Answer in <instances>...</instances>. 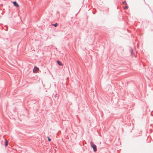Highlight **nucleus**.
<instances>
[{
	"label": "nucleus",
	"instance_id": "obj_5",
	"mask_svg": "<svg viewBox=\"0 0 153 153\" xmlns=\"http://www.w3.org/2000/svg\"><path fill=\"white\" fill-rule=\"evenodd\" d=\"M5 146H7L8 145V142L6 139H5Z\"/></svg>",
	"mask_w": 153,
	"mask_h": 153
},
{
	"label": "nucleus",
	"instance_id": "obj_9",
	"mask_svg": "<svg viewBox=\"0 0 153 153\" xmlns=\"http://www.w3.org/2000/svg\"><path fill=\"white\" fill-rule=\"evenodd\" d=\"M126 4V5L127 4L126 3V2L125 1H124V2H123V4Z\"/></svg>",
	"mask_w": 153,
	"mask_h": 153
},
{
	"label": "nucleus",
	"instance_id": "obj_4",
	"mask_svg": "<svg viewBox=\"0 0 153 153\" xmlns=\"http://www.w3.org/2000/svg\"><path fill=\"white\" fill-rule=\"evenodd\" d=\"M57 62L58 64L60 66H62L63 65V64H62L60 61L59 60H57Z\"/></svg>",
	"mask_w": 153,
	"mask_h": 153
},
{
	"label": "nucleus",
	"instance_id": "obj_7",
	"mask_svg": "<svg viewBox=\"0 0 153 153\" xmlns=\"http://www.w3.org/2000/svg\"><path fill=\"white\" fill-rule=\"evenodd\" d=\"M128 8V7L127 6H126V7H123V8L124 9H127V8Z\"/></svg>",
	"mask_w": 153,
	"mask_h": 153
},
{
	"label": "nucleus",
	"instance_id": "obj_6",
	"mask_svg": "<svg viewBox=\"0 0 153 153\" xmlns=\"http://www.w3.org/2000/svg\"><path fill=\"white\" fill-rule=\"evenodd\" d=\"M47 137L48 138V140L49 141H51V139L48 136H47Z\"/></svg>",
	"mask_w": 153,
	"mask_h": 153
},
{
	"label": "nucleus",
	"instance_id": "obj_8",
	"mask_svg": "<svg viewBox=\"0 0 153 153\" xmlns=\"http://www.w3.org/2000/svg\"><path fill=\"white\" fill-rule=\"evenodd\" d=\"M57 25V23H56L55 24L53 25L55 27H56Z\"/></svg>",
	"mask_w": 153,
	"mask_h": 153
},
{
	"label": "nucleus",
	"instance_id": "obj_2",
	"mask_svg": "<svg viewBox=\"0 0 153 153\" xmlns=\"http://www.w3.org/2000/svg\"><path fill=\"white\" fill-rule=\"evenodd\" d=\"M39 70V68L36 67L35 66L33 69V71L34 73H36Z\"/></svg>",
	"mask_w": 153,
	"mask_h": 153
},
{
	"label": "nucleus",
	"instance_id": "obj_3",
	"mask_svg": "<svg viewBox=\"0 0 153 153\" xmlns=\"http://www.w3.org/2000/svg\"><path fill=\"white\" fill-rule=\"evenodd\" d=\"M13 3V5L17 7H19V5H18V4L17 3V2L16 1H14Z\"/></svg>",
	"mask_w": 153,
	"mask_h": 153
},
{
	"label": "nucleus",
	"instance_id": "obj_1",
	"mask_svg": "<svg viewBox=\"0 0 153 153\" xmlns=\"http://www.w3.org/2000/svg\"><path fill=\"white\" fill-rule=\"evenodd\" d=\"M91 147L93 149L94 151L96 152L97 151L96 146L92 142L91 143Z\"/></svg>",
	"mask_w": 153,
	"mask_h": 153
}]
</instances>
